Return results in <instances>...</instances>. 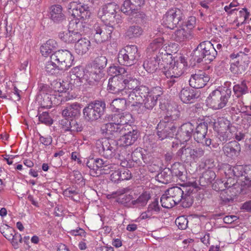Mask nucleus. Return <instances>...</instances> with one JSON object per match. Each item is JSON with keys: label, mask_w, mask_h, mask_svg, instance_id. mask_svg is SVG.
Returning a JSON list of instances; mask_svg holds the SVG:
<instances>
[{"label": "nucleus", "mask_w": 251, "mask_h": 251, "mask_svg": "<svg viewBox=\"0 0 251 251\" xmlns=\"http://www.w3.org/2000/svg\"><path fill=\"white\" fill-rule=\"evenodd\" d=\"M89 8L87 4H82L80 2L77 3L76 1H72L69 3V13L75 18L70 22L68 27L69 30L79 34L84 31L85 25L79 19H86L89 18L90 12Z\"/></svg>", "instance_id": "obj_1"}, {"label": "nucleus", "mask_w": 251, "mask_h": 251, "mask_svg": "<svg viewBox=\"0 0 251 251\" xmlns=\"http://www.w3.org/2000/svg\"><path fill=\"white\" fill-rule=\"evenodd\" d=\"M71 79H74L77 85H93L98 82L103 76L100 70L91 68L90 70H83L80 67H76L71 71Z\"/></svg>", "instance_id": "obj_2"}, {"label": "nucleus", "mask_w": 251, "mask_h": 251, "mask_svg": "<svg viewBox=\"0 0 251 251\" xmlns=\"http://www.w3.org/2000/svg\"><path fill=\"white\" fill-rule=\"evenodd\" d=\"M137 83L138 80L129 74L126 76L111 77L108 80L107 89L112 93L126 96L127 95V89H132Z\"/></svg>", "instance_id": "obj_3"}, {"label": "nucleus", "mask_w": 251, "mask_h": 251, "mask_svg": "<svg viewBox=\"0 0 251 251\" xmlns=\"http://www.w3.org/2000/svg\"><path fill=\"white\" fill-rule=\"evenodd\" d=\"M180 116V112L176 109L168 113L157 126V134L161 140L167 137H173L178 126L175 121Z\"/></svg>", "instance_id": "obj_4"}, {"label": "nucleus", "mask_w": 251, "mask_h": 251, "mask_svg": "<svg viewBox=\"0 0 251 251\" xmlns=\"http://www.w3.org/2000/svg\"><path fill=\"white\" fill-rule=\"evenodd\" d=\"M118 8L117 4L112 2L108 3L103 6L99 15L104 24L115 27L122 23L121 16L116 14Z\"/></svg>", "instance_id": "obj_5"}, {"label": "nucleus", "mask_w": 251, "mask_h": 251, "mask_svg": "<svg viewBox=\"0 0 251 251\" xmlns=\"http://www.w3.org/2000/svg\"><path fill=\"white\" fill-rule=\"evenodd\" d=\"M217 55V51L209 41L201 43L194 50V59L198 63L205 61L211 62Z\"/></svg>", "instance_id": "obj_6"}, {"label": "nucleus", "mask_w": 251, "mask_h": 251, "mask_svg": "<svg viewBox=\"0 0 251 251\" xmlns=\"http://www.w3.org/2000/svg\"><path fill=\"white\" fill-rule=\"evenodd\" d=\"M139 56L137 47L135 45H128L119 51L118 61L121 65L130 66L137 62Z\"/></svg>", "instance_id": "obj_7"}, {"label": "nucleus", "mask_w": 251, "mask_h": 251, "mask_svg": "<svg viewBox=\"0 0 251 251\" xmlns=\"http://www.w3.org/2000/svg\"><path fill=\"white\" fill-rule=\"evenodd\" d=\"M105 104L103 101L96 100L87 104L83 109L84 119L88 121H95L103 115Z\"/></svg>", "instance_id": "obj_8"}, {"label": "nucleus", "mask_w": 251, "mask_h": 251, "mask_svg": "<svg viewBox=\"0 0 251 251\" xmlns=\"http://www.w3.org/2000/svg\"><path fill=\"white\" fill-rule=\"evenodd\" d=\"M231 91L226 89L225 91L218 90L213 91L207 98V101L210 106L214 109H220L227 104L231 96Z\"/></svg>", "instance_id": "obj_9"}, {"label": "nucleus", "mask_w": 251, "mask_h": 251, "mask_svg": "<svg viewBox=\"0 0 251 251\" xmlns=\"http://www.w3.org/2000/svg\"><path fill=\"white\" fill-rule=\"evenodd\" d=\"M230 58L232 61L230 64V70L235 75L242 74L246 71L250 62L248 54L243 52L232 54Z\"/></svg>", "instance_id": "obj_10"}, {"label": "nucleus", "mask_w": 251, "mask_h": 251, "mask_svg": "<svg viewBox=\"0 0 251 251\" xmlns=\"http://www.w3.org/2000/svg\"><path fill=\"white\" fill-rule=\"evenodd\" d=\"M117 144L115 140L102 138L96 142V151L106 158H111L115 155Z\"/></svg>", "instance_id": "obj_11"}, {"label": "nucleus", "mask_w": 251, "mask_h": 251, "mask_svg": "<svg viewBox=\"0 0 251 251\" xmlns=\"http://www.w3.org/2000/svg\"><path fill=\"white\" fill-rule=\"evenodd\" d=\"M50 59L54 61L61 70L66 71L73 65L74 58L69 50H60L51 53Z\"/></svg>", "instance_id": "obj_12"}, {"label": "nucleus", "mask_w": 251, "mask_h": 251, "mask_svg": "<svg viewBox=\"0 0 251 251\" xmlns=\"http://www.w3.org/2000/svg\"><path fill=\"white\" fill-rule=\"evenodd\" d=\"M183 15L181 10L178 8H172L168 10L162 19V25L168 28L174 29L183 23Z\"/></svg>", "instance_id": "obj_13"}, {"label": "nucleus", "mask_w": 251, "mask_h": 251, "mask_svg": "<svg viewBox=\"0 0 251 251\" xmlns=\"http://www.w3.org/2000/svg\"><path fill=\"white\" fill-rule=\"evenodd\" d=\"M187 66V62L181 59L180 61H172L162 69V72L166 77H179L184 72Z\"/></svg>", "instance_id": "obj_14"}, {"label": "nucleus", "mask_w": 251, "mask_h": 251, "mask_svg": "<svg viewBox=\"0 0 251 251\" xmlns=\"http://www.w3.org/2000/svg\"><path fill=\"white\" fill-rule=\"evenodd\" d=\"M114 28L112 25L105 24H95L92 29L94 40L97 43H101L108 40L111 37V34Z\"/></svg>", "instance_id": "obj_15"}, {"label": "nucleus", "mask_w": 251, "mask_h": 251, "mask_svg": "<svg viewBox=\"0 0 251 251\" xmlns=\"http://www.w3.org/2000/svg\"><path fill=\"white\" fill-rule=\"evenodd\" d=\"M208 126L205 123H200L196 128L193 133L194 138L198 143L210 147L211 144V139L207 135Z\"/></svg>", "instance_id": "obj_16"}, {"label": "nucleus", "mask_w": 251, "mask_h": 251, "mask_svg": "<svg viewBox=\"0 0 251 251\" xmlns=\"http://www.w3.org/2000/svg\"><path fill=\"white\" fill-rule=\"evenodd\" d=\"M127 129L124 131L123 135L118 140V144L122 146H129L133 145L137 140L139 136V131L133 129L131 126H127Z\"/></svg>", "instance_id": "obj_17"}, {"label": "nucleus", "mask_w": 251, "mask_h": 251, "mask_svg": "<svg viewBox=\"0 0 251 251\" xmlns=\"http://www.w3.org/2000/svg\"><path fill=\"white\" fill-rule=\"evenodd\" d=\"M209 79V75L205 72L199 70L191 75L189 81V84L196 89L201 88L206 84Z\"/></svg>", "instance_id": "obj_18"}, {"label": "nucleus", "mask_w": 251, "mask_h": 251, "mask_svg": "<svg viewBox=\"0 0 251 251\" xmlns=\"http://www.w3.org/2000/svg\"><path fill=\"white\" fill-rule=\"evenodd\" d=\"M195 126L191 123H186L183 124L177 132L175 134L176 137L181 142L188 141L191 137Z\"/></svg>", "instance_id": "obj_19"}, {"label": "nucleus", "mask_w": 251, "mask_h": 251, "mask_svg": "<svg viewBox=\"0 0 251 251\" xmlns=\"http://www.w3.org/2000/svg\"><path fill=\"white\" fill-rule=\"evenodd\" d=\"M223 151L224 154L227 157L233 158L240 154V145L236 141H230L223 146Z\"/></svg>", "instance_id": "obj_20"}, {"label": "nucleus", "mask_w": 251, "mask_h": 251, "mask_svg": "<svg viewBox=\"0 0 251 251\" xmlns=\"http://www.w3.org/2000/svg\"><path fill=\"white\" fill-rule=\"evenodd\" d=\"M118 121L116 119L112 118V122L105 125L106 133L107 134L112 135V136L116 137L120 134H123L124 131H126L125 128L119 125Z\"/></svg>", "instance_id": "obj_21"}, {"label": "nucleus", "mask_w": 251, "mask_h": 251, "mask_svg": "<svg viewBox=\"0 0 251 251\" xmlns=\"http://www.w3.org/2000/svg\"><path fill=\"white\" fill-rule=\"evenodd\" d=\"M160 94L154 96L151 93L146 97L142 101V104L140 105L139 113H148L151 110L157 103V96Z\"/></svg>", "instance_id": "obj_22"}, {"label": "nucleus", "mask_w": 251, "mask_h": 251, "mask_svg": "<svg viewBox=\"0 0 251 251\" xmlns=\"http://www.w3.org/2000/svg\"><path fill=\"white\" fill-rule=\"evenodd\" d=\"M144 0H126L121 7V11L125 14H129L133 10H138L144 4Z\"/></svg>", "instance_id": "obj_23"}, {"label": "nucleus", "mask_w": 251, "mask_h": 251, "mask_svg": "<svg viewBox=\"0 0 251 251\" xmlns=\"http://www.w3.org/2000/svg\"><path fill=\"white\" fill-rule=\"evenodd\" d=\"M74 47L75 52L78 55H83L90 50L91 45L90 41L86 38H79Z\"/></svg>", "instance_id": "obj_24"}, {"label": "nucleus", "mask_w": 251, "mask_h": 251, "mask_svg": "<svg viewBox=\"0 0 251 251\" xmlns=\"http://www.w3.org/2000/svg\"><path fill=\"white\" fill-rule=\"evenodd\" d=\"M179 98L183 103H191L195 101L198 96L195 90L189 87H186L183 88L180 91Z\"/></svg>", "instance_id": "obj_25"}, {"label": "nucleus", "mask_w": 251, "mask_h": 251, "mask_svg": "<svg viewBox=\"0 0 251 251\" xmlns=\"http://www.w3.org/2000/svg\"><path fill=\"white\" fill-rule=\"evenodd\" d=\"M80 104L78 103H73L68 104L67 106L63 110L62 114L64 118H75L78 117L80 114Z\"/></svg>", "instance_id": "obj_26"}, {"label": "nucleus", "mask_w": 251, "mask_h": 251, "mask_svg": "<svg viewBox=\"0 0 251 251\" xmlns=\"http://www.w3.org/2000/svg\"><path fill=\"white\" fill-rule=\"evenodd\" d=\"M50 19L54 22H61L65 19L62 7L59 4L51 6L50 8Z\"/></svg>", "instance_id": "obj_27"}, {"label": "nucleus", "mask_w": 251, "mask_h": 251, "mask_svg": "<svg viewBox=\"0 0 251 251\" xmlns=\"http://www.w3.org/2000/svg\"><path fill=\"white\" fill-rule=\"evenodd\" d=\"M137 93L135 89H127V95L126 96L128 103L131 104V106L139 107L143 100L142 97Z\"/></svg>", "instance_id": "obj_28"}, {"label": "nucleus", "mask_w": 251, "mask_h": 251, "mask_svg": "<svg viewBox=\"0 0 251 251\" xmlns=\"http://www.w3.org/2000/svg\"><path fill=\"white\" fill-rule=\"evenodd\" d=\"M185 29L181 26L180 28L177 29L173 35L174 39L178 42L191 39L193 37V33Z\"/></svg>", "instance_id": "obj_29"}, {"label": "nucleus", "mask_w": 251, "mask_h": 251, "mask_svg": "<svg viewBox=\"0 0 251 251\" xmlns=\"http://www.w3.org/2000/svg\"><path fill=\"white\" fill-rule=\"evenodd\" d=\"M59 38L63 42L71 43L76 42L81 36V34L73 32L68 28V30L60 32L58 34Z\"/></svg>", "instance_id": "obj_30"}, {"label": "nucleus", "mask_w": 251, "mask_h": 251, "mask_svg": "<svg viewBox=\"0 0 251 251\" xmlns=\"http://www.w3.org/2000/svg\"><path fill=\"white\" fill-rule=\"evenodd\" d=\"M160 59L156 56L146 60L143 63L144 68L149 73H153L158 68Z\"/></svg>", "instance_id": "obj_31"}, {"label": "nucleus", "mask_w": 251, "mask_h": 251, "mask_svg": "<svg viewBox=\"0 0 251 251\" xmlns=\"http://www.w3.org/2000/svg\"><path fill=\"white\" fill-rule=\"evenodd\" d=\"M232 172L235 176L239 177L243 176L247 180L251 179V165L235 166L232 169Z\"/></svg>", "instance_id": "obj_32"}, {"label": "nucleus", "mask_w": 251, "mask_h": 251, "mask_svg": "<svg viewBox=\"0 0 251 251\" xmlns=\"http://www.w3.org/2000/svg\"><path fill=\"white\" fill-rule=\"evenodd\" d=\"M177 156L184 162H191L193 161L192 148L190 147L181 148L176 153Z\"/></svg>", "instance_id": "obj_33"}, {"label": "nucleus", "mask_w": 251, "mask_h": 251, "mask_svg": "<svg viewBox=\"0 0 251 251\" xmlns=\"http://www.w3.org/2000/svg\"><path fill=\"white\" fill-rule=\"evenodd\" d=\"M122 98L115 99L111 103L110 107L113 111L119 112L125 110L127 106V99L126 96Z\"/></svg>", "instance_id": "obj_34"}, {"label": "nucleus", "mask_w": 251, "mask_h": 251, "mask_svg": "<svg viewBox=\"0 0 251 251\" xmlns=\"http://www.w3.org/2000/svg\"><path fill=\"white\" fill-rule=\"evenodd\" d=\"M57 47V42L54 40L50 39L41 47V52L43 55L46 56L50 53H52V52H54L53 50H56Z\"/></svg>", "instance_id": "obj_35"}, {"label": "nucleus", "mask_w": 251, "mask_h": 251, "mask_svg": "<svg viewBox=\"0 0 251 251\" xmlns=\"http://www.w3.org/2000/svg\"><path fill=\"white\" fill-rule=\"evenodd\" d=\"M112 118L116 119V120H118V123H119V125L122 126L125 128V130H126V129H127V126H130L128 123L131 121L132 116L129 113H125L115 114Z\"/></svg>", "instance_id": "obj_36"}, {"label": "nucleus", "mask_w": 251, "mask_h": 251, "mask_svg": "<svg viewBox=\"0 0 251 251\" xmlns=\"http://www.w3.org/2000/svg\"><path fill=\"white\" fill-rule=\"evenodd\" d=\"M143 29L137 25L130 26L126 32V36L129 39L138 38L142 35Z\"/></svg>", "instance_id": "obj_37"}, {"label": "nucleus", "mask_w": 251, "mask_h": 251, "mask_svg": "<svg viewBox=\"0 0 251 251\" xmlns=\"http://www.w3.org/2000/svg\"><path fill=\"white\" fill-rule=\"evenodd\" d=\"M166 192L167 194L170 195L177 203L180 202L182 200V195L184 193V191L177 186L171 187L168 189Z\"/></svg>", "instance_id": "obj_38"}, {"label": "nucleus", "mask_w": 251, "mask_h": 251, "mask_svg": "<svg viewBox=\"0 0 251 251\" xmlns=\"http://www.w3.org/2000/svg\"><path fill=\"white\" fill-rule=\"evenodd\" d=\"M108 72L109 75L112 76L111 77L120 76H126V75H129L125 68L117 66L109 67Z\"/></svg>", "instance_id": "obj_39"}, {"label": "nucleus", "mask_w": 251, "mask_h": 251, "mask_svg": "<svg viewBox=\"0 0 251 251\" xmlns=\"http://www.w3.org/2000/svg\"><path fill=\"white\" fill-rule=\"evenodd\" d=\"M160 202L162 206L166 208H170L177 204L170 195L167 194L166 191L165 194H163L160 199Z\"/></svg>", "instance_id": "obj_40"}, {"label": "nucleus", "mask_w": 251, "mask_h": 251, "mask_svg": "<svg viewBox=\"0 0 251 251\" xmlns=\"http://www.w3.org/2000/svg\"><path fill=\"white\" fill-rule=\"evenodd\" d=\"M151 197L149 193L145 192L142 193L137 199L132 201L133 206H145Z\"/></svg>", "instance_id": "obj_41"}, {"label": "nucleus", "mask_w": 251, "mask_h": 251, "mask_svg": "<svg viewBox=\"0 0 251 251\" xmlns=\"http://www.w3.org/2000/svg\"><path fill=\"white\" fill-rule=\"evenodd\" d=\"M57 63L50 59V61L47 62L45 70L47 73L50 75H57L59 73L60 71H62L58 68Z\"/></svg>", "instance_id": "obj_42"}, {"label": "nucleus", "mask_w": 251, "mask_h": 251, "mask_svg": "<svg viewBox=\"0 0 251 251\" xmlns=\"http://www.w3.org/2000/svg\"><path fill=\"white\" fill-rule=\"evenodd\" d=\"M233 89L235 95L238 98L246 94L248 92V87L244 81L240 84L234 85Z\"/></svg>", "instance_id": "obj_43"}, {"label": "nucleus", "mask_w": 251, "mask_h": 251, "mask_svg": "<svg viewBox=\"0 0 251 251\" xmlns=\"http://www.w3.org/2000/svg\"><path fill=\"white\" fill-rule=\"evenodd\" d=\"M107 59L104 56H100L97 57L94 60L92 68L95 69L100 70L102 73V70L104 68L107 64Z\"/></svg>", "instance_id": "obj_44"}, {"label": "nucleus", "mask_w": 251, "mask_h": 251, "mask_svg": "<svg viewBox=\"0 0 251 251\" xmlns=\"http://www.w3.org/2000/svg\"><path fill=\"white\" fill-rule=\"evenodd\" d=\"M250 13L248 12L247 9L246 8H242L238 11L237 14V17L235 20L236 22H238V24L240 23L243 24L245 23L246 21L249 18Z\"/></svg>", "instance_id": "obj_45"}, {"label": "nucleus", "mask_w": 251, "mask_h": 251, "mask_svg": "<svg viewBox=\"0 0 251 251\" xmlns=\"http://www.w3.org/2000/svg\"><path fill=\"white\" fill-rule=\"evenodd\" d=\"M0 231L2 235L8 240H10L13 237V235L16 232L12 227L7 225H3L0 227Z\"/></svg>", "instance_id": "obj_46"}, {"label": "nucleus", "mask_w": 251, "mask_h": 251, "mask_svg": "<svg viewBox=\"0 0 251 251\" xmlns=\"http://www.w3.org/2000/svg\"><path fill=\"white\" fill-rule=\"evenodd\" d=\"M133 197L130 195H126L119 197L117 198L116 201L119 203L124 205L125 206L132 207L133 205L132 203Z\"/></svg>", "instance_id": "obj_47"}, {"label": "nucleus", "mask_w": 251, "mask_h": 251, "mask_svg": "<svg viewBox=\"0 0 251 251\" xmlns=\"http://www.w3.org/2000/svg\"><path fill=\"white\" fill-rule=\"evenodd\" d=\"M129 16V19L132 22L139 23L144 18L145 14L143 12L139 11L138 10H133L129 14H126Z\"/></svg>", "instance_id": "obj_48"}, {"label": "nucleus", "mask_w": 251, "mask_h": 251, "mask_svg": "<svg viewBox=\"0 0 251 251\" xmlns=\"http://www.w3.org/2000/svg\"><path fill=\"white\" fill-rule=\"evenodd\" d=\"M139 81L138 80V83L136 87H133L132 89H135L137 92V94H139L142 97V100H144L146 97L149 95H151V93L149 92V88L144 85L138 86Z\"/></svg>", "instance_id": "obj_49"}, {"label": "nucleus", "mask_w": 251, "mask_h": 251, "mask_svg": "<svg viewBox=\"0 0 251 251\" xmlns=\"http://www.w3.org/2000/svg\"><path fill=\"white\" fill-rule=\"evenodd\" d=\"M180 202H181L182 207L185 208L189 207L193 202V197L188 192L185 194L183 193L182 200H181Z\"/></svg>", "instance_id": "obj_50"}, {"label": "nucleus", "mask_w": 251, "mask_h": 251, "mask_svg": "<svg viewBox=\"0 0 251 251\" xmlns=\"http://www.w3.org/2000/svg\"><path fill=\"white\" fill-rule=\"evenodd\" d=\"M163 42L164 40L163 38L161 37H157L151 43L148 49H151L152 51H155L162 46Z\"/></svg>", "instance_id": "obj_51"}, {"label": "nucleus", "mask_w": 251, "mask_h": 251, "mask_svg": "<svg viewBox=\"0 0 251 251\" xmlns=\"http://www.w3.org/2000/svg\"><path fill=\"white\" fill-rule=\"evenodd\" d=\"M41 106L44 108H50L52 107L51 94H46L43 97L41 101Z\"/></svg>", "instance_id": "obj_52"}, {"label": "nucleus", "mask_w": 251, "mask_h": 251, "mask_svg": "<svg viewBox=\"0 0 251 251\" xmlns=\"http://www.w3.org/2000/svg\"><path fill=\"white\" fill-rule=\"evenodd\" d=\"M82 129V124L80 122L77 121L75 120H72L71 121L69 131L71 132H80L81 131Z\"/></svg>", "instance_id": "obj_53"}, {"label": "nucleus", "mask_w": 251, "mask_h": 251, "mask_svg": "<svg viewBox=\"0 0 251 251\" xmlns=\"http://www.w3.org/2000/svg\"><path fill=\"white\" fill-rule=\"evenodd\" d=\"M188 222L187 219L184 216L178 217L175 221L176 224L180 229H186L187 226Z\"/></svg>", "instance_id": "obj_54"}, {"label": "nucleus", "mask_w": 251, "mask_h": 251, "mask_svg": "<svg viewBox=\"0 0 251 251\" xmlns=\"http://www.w3.org/2000/svg\"><path fill=\"white\" fill-rule=\"evenodd\" d=\"M192 152L193 161H195L203 156L205 152L204 150L201 147L196 148L194 149H192Z\"/></svg>", "instance_id": "obj_55"}, {"label": "nucleus", "mask_w": 251, "mask_h": 251, "mask_svg": "<svg viewBox=\"0 0 251 251\" xmlns=\"http://www.w3.org/2000/svg\"><path fill=\"white\" fill-rule=\"evenodd\" d=\"M196 25V18L195 17L192 16L190 17L185 25H182V26L184 27L185 29L190 31V32L193 33V29L195 27Z\"/></svg>", "instance_id": "obj_56"}, {"label": "nucleus", "mask_w": 251, "mask_h": 251, "mask_svg": "<svg viewBox=\"0 0 251 251\" xmlns=\"http://www.w3.org/2000/svg\"><path fill=\"white\" fill-rule=\"evenodd\" d=\"M39 120L40 122L46 125H50L52 124V120L47 112H43L39 116Z\"/></svg>", "instance_id": "obj_57"}, {"label": "nucleus", "mask_w": 251, "mask_h": 251, "mask_svg": "<svg viewBox=\"0 0 251 251\" xmlns=\"http://www.w3.org/2000/svg\"><path fill=\"white\" fill-rule=\"evenodd\" d=\"M227 129L225 131H220L218 134L219 139L223 142H226L228 139H231L232 137L230 129L227 126Z\"/></svg>", "instance_id": "obj_58"}, {"label": "nucleus", "mask_w": 251, "mask_h": 251, "mask_svg": "<svg viewBox=\"0 0 251 251\" xmlns=\"http://www.w3.org/2000/svg\"><path fill=\"white\" fill-rule=\"evenodd\" d=\"M148 210L151 213L152 215L155 213H158L160 210V208L158 204V201L157 200H155L150 204H149Z\"/></svg>", "instance_id": "obj_59"}, {"label": "nucleus", "mask_w": 251, "mask_h": 251, "mask_svg": "<svg viewBox=\"0 0 251 251\" xmlns=\"http://www.w3.org/2000/svg\"><path fill=\"white\" fill-rule=\"evenodd\" d=\"M12 246L15 249L19 248V243H22V238L21 235L18 232H15L13 237L10 240Z\"/></svg>", "instance_id": "obj_60"}, {"label": "nucleus", "mask_w": 251, "mask_h": 251, "mask_svg": "<svg viewBox=\"0 0 251 251\" xmlns=\"http://www.w3.org/2000/svg\"><path fill=\"white\" fill-rule=\"evenodd\" d=\"M86 166L89 169H90L91 175L95 176V175H97V173L96 171H97V169L96 168L95 160L94 159L92 158L88 160L86 163Z\"/></svg>", "instance_id": "obj_61"}, {"label": "nucleus", "mask_w": 251, "mask_h": 251, "mask_svg": "<svg viewBox=\"0 0 251 251\" xmlns=\"http://www.w3.org/2000/svg\"><path fill=\"white\" fill-rule=\"evenodd\" d=\"M216 177L215 173L211 170L206 171L203 175L202 178L207 180V183H211Z\"/></svg>", "instance_id": "obj_62"}, {"label": "nucleus", "mask_w": 251, "mask_h": 251, "mask_svg": "<svg viewBox=\"0 0 251 251\" xmlns=\"http://www.w3.org/2000/svg\"><path fill=\"white\" fill-rule=\"evenodd\" d=\"M40 142L46 146L50 145L52 143V139L50 136H42L38 133Z\"/></svg>", "instance_id": "obj_63"}, {"label": "nucleus", "mask_w": 251, "mask_h": 251, "mask_svg": "<svg viewBox=\"0 0 251 251\" xmlns=\"http://www.w3.org/2000/svg\"><path fill=\"white\" fill-rule=\"evenodd\" d=\"M120 181L129 179L131 177V174L130 171L127 169H124L120 171Z\"/></svg>", "instance_id": "obj_64"}]
</instances>
